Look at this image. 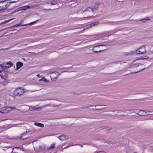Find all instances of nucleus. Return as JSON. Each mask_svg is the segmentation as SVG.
Masks as SVG:
<instances>
[{
	"instance_id": "nucleus-9",
	"label": "nucleus",
	"mask_w": 153,
	"mask_h": 153,
	"mask_svg": "<svg viewBox=\"0 0 153 153\" xmlns=\"http://www.w3.org/2000/svg\"><path fill=\"white\" fill-rule=\"evenodd\" d=\"M38 20H37L35 21L34 22H31L30 23H29V24H23V25L21 24V23L22 22V21L21 22H20V23L17 24L16 25H14L13 26V27H18V26H26L28 25H32V24H33L34 23L38 21Z\"/></svg>"
},
{
	"instance_id": "nucleus-39",
	"label": "nucleus",
	"mask_w": 153,
	"mask_h": 153,
	"mask_svg": "<svg viewBox=\"0 0 153 153\" xmlns=\"http://www.w3.org/2000/svg\"><path fill=\"white\" fill-rule=\"evenodd\" d=\"M88 107H88V106H86V107H85V108H88Z\"/></svg>"
},
{
	"instance_id": "nucleus-17",
	"label": "nucleus",
	"mask_w": 153,
	"mask_h": 153,
	"mask_svg": "<svg viewBox=\"0 0 153 153\" xmlns=\"http://www.w3.org/2000/svg\"><path fill=\"white\" fill-rule=\"evenodd\" d=\"M27 131H26L22 133L21 135L20 138L22 140H24L27 138V137H25L24 138H22L23 137V136H26V135L27 133Z\"/></svg>"
},
{
	"instance_id": "nucleus-21",
	"label": "nucleus",
	"mask_w": 153,
	"mask_h": 153,
	"mask_svg": "<svg viewBox=\"0 0 153 153\" xmlns=\"http://www.w3.org/2000/svg\"><path fill=\"white\" fill-rule=\"evenodd\" d=\"M55 145V143L52 144L51 146L48 148V149H52L54 148Z\"/></svg>"
},
{
	"instance_id": "nucleus-23",
	"label": "nucleus",
	"mask_w": 153,
	"mask_h": 153,
	"mask_svg": "<svg viewBox=\"0 0 153 153\" xmlns=\"http://www.w3.org/2000/svg\"><path fill=\"white\" fill-rule=\"evenodd\" d=\"M135 110L136 111V112H135L136 114H138L139 116H145V115H146V114H139V112H137V111L138 110V109H136V110Z\"/></svg>"
},
{
	"instance_id": "nucleus-7",
	"label": "nucleus",
	"mask_w": 153,
	"mask_h": 153,
	"mask_svg": "<svg viewBox=\"0 0 153 153\" xmlns=\"http://www.w3.org/2000/svg\"><path fill=\"white\" fill-rule=\"evenodd\" d=\"M24 90L22 88L17 89L14 91V94L17 96H21L25 93Z\"/></svg>"
},
{
	"instance_id": "nucleus-29",
	"label": "nucleus",
	"mask_w": 153,
	"mask_h": 153,
	"mask_svg": "<svg viewBox=\"0 0 153 153\" xmlns=\"http://www.w3.org/2000/svg\"><path fill=\"white\" fill-rule=\"evenodd\" d=\"M97 153H105V152L104 151H101L98 152H97Z\"/></svg>"
},
{
	"instance_id": "nucleus-35",
	"label": "nucleus",
	"mask_w": 153,
	"mask_h": 153,
	"mask_svg": "<svg viewBox=\"0 0 153 153\" xmlns=\"http://www.w3.org/2000/svg\"><path fill=\"white\" fill-rule=\"evenodd\" d=\"M37 76H38V77H39V74H37Z\"/></svg>"
},
{
	"instance_id": "nucleus-27",
	"label": "nucleus",
	"mask_w": 153,
	"mask_h": 153,
	"mask_svg": "<svg viewBox=\"0 0 153 153\" xmlns=\"http://www.w3.org/2000/svg\"><path fill=\"white\" fill-rule=\"evenodd\" d=\"M106 106V105H95V107H98V106L102 107V106Z\"/></svg>"
},
{
	"instance_id": "nucleus-25",
	"label": "nucleus",
	"mask_w": 153,
	"mask_h": 153,
	"mask_svg": "<svg viewBox=\"0 0 153 153\" xmlns=\"http://www.w3.org/2000/svg\"><path fill=\"white\" fill-rule=\"evenodd\" d=\"M105 108H104V107H98L97 108H96V110H102V109H104Z\"/></svg>"
},
{
	"instance_id": "nucleus-31",
	"label": "nucleus",
	"mask_w": 153,
	"mask_h": 153,
	"mask_svg": "<svg viewBox=\"0 0 153 153\" xmlns=\"http://www.w3.org/2000/svg\"><path fill=\"white\" fill-rule=\"evenodd\" d=\"M16 2V1H12V2H10V4H11V3H15V2Z\"/></svg>"
},
{
	"instance_id": "nucleus-13",
	"label": "nucleus",
	"mask_w": 153,
	"mask_h": 153,
	"mask_svg": "<svg viewBox=\"0 0 153 153\" xmlns=\"http://www.w3.org/2000/svg\"><path fill=\"white\" fill-rule=\"evenodd\" d=\"M4 64V67L6 68H9L11 66L13 65V63L10 61H9L8 62L6 63V65H5L6 64Z\"/></svg>"
},
{
	"instance_id": "nucleus-41",
	"label": "nucleus",
	"mask_w": 153,
	"mask_h": 153,
	"mask_svg": "<svg viewBox=\"0 0 153 153\" xmlns=\"http://www.w3.org/2000/svg\"><path fill=\"white\" fill-rule=\"evenodd\" d=\"M132 110H130V111H132Z\"/></svg>"
},
{
	"instance_id": "nucleus-2",
	"label": "nucleus",
	"mask_w": 153,
	"mask_h": 153,
	"mask_svg": "<svg viewBox=\"0 0 153 153\" xmlns=\"http://www.w3.org/2000/svg\"><path fill=\"white\" fill-rule=\"evenodd\" d=\"M94 12L93 10L89 7L83 12L82 14L85 17H91L93 16Z\"/></svg>"
},
{
	"instance_id": "nucleus-6",
	"label": "nucleus",
	"mask_w": 153,
	"mask_h": 153,
	"mask_svg": "<svg viewBox=\"0 0 153 153\" xmlns=\"http://www.w3.org/2000/svg\"><path fill=\"white\" fill-rule=\"evenodd\" d=\"M60 74V73L56 71L50 73V76L51 80L53 81H55Z\"/></svg>"
},
{
	"instance_id": "nucleus-34",
	"label": "nucleus",
	"mask_w": 153,
	"mask_h": 153,
	"mask_svg": "<svg viewBox=\"0 0 153 153\" xmlns=\"http://www.w3.org/2000/svg\"><path fill=\"white\" fill-rule=\"evenodd\" d=\"M16 149H21V148H19V147H16Z\"/></svg>"
},
{
	"instance_id": "nucleus-3",
	"label": "nucleus",
	"mask_w": 153,
	"mask_h": 153,
	"mask_svg": "<svg viewBox=\"0 0 153 153\" xmlns=\"http://www.w3.org/2000/svg\"><path fill=\"white\" fill-rule=\"evenodd\" d=\"M107 48V46L104 45H101L94 46L93 50L94 52L98 53L105 50Z\"/></svg>"
},
{
	"instance_id": "nucleus-14",
	"label": "nucleus",
	"mask_w": 153,
	"mask_h": 153,
	"mask_svg": "<svg viewBox=\"0 0 153 153\" xmlns=\"http://www.w3.org/2000/svg\"><path fill=\"white\" fill-rule=\"evenodd\" d=\"M23 64L21 62H18L16 63V69L17 70L23 66Z\"/></svg>"
},
{
	"instance_id": "nucleus-33",
	"label": "nucleus",
	"mask_w": 153,
	"mask_h": 153,
	"mask_svg": "<svg viewBox=\"0 0 153 153\" xmlns=\"http://www.w3.org/2000/svg\"><path fill=\"white\" fill-rule=\"evenodd\" d=\"M107 144L105 145L106 146H109V143L108 142L107 143Z\"/></svg>"
},
{
	"instance_id": "nucleus-12",
	"label": "nucleus",
	"mask_w": 153,
	"mask_h": 153,
	"mask_svg": "<svg viewBox=\"0 0 153 153\" xmlns=\"http://www.w3.org/2000/svg\"><path fill=\"white\" fill-rule=\"evenodd\" d=\"M100 4V3L98 2H96L95 3L94 6V7H91V8L92 9L93 11L97 10L98 7L99 5Z\"/></svg>"
},
{
	"instance_id": "nucleus-8",
	"label": "nucleus",
	"mask_w": 153,
	"mask_h": 153,
	"mask_svg": "<svg viewBox=\"0 0 153 153\" xmlns=\"http://www.w3.org/2000/svg\"><path fill=\"white\" fill-rule=\"evenodd\" d=\"M146 52L145 48L144 46L141 47L138 49L136 51V53L137 54H141L144 53Z\"/></svg>"
},
{
	"instance_id": "nucleus-15",
	"label": "nucleus",
	"mask_w": 153,
	"mask_h": 153,
	"mask_svg": "<svg viewBox=\"0 0 153 153\" xmlns=\"http://www.w3.org/2000/svg\"><path fill=\"white\" fill-rule=\"evenodd\" d=\"M99 23L98 22H93L91 24L89 25L88 26V27H93L95 26H97L98 25Z\"/></svg>"
},
{
	"instance_id": "nucleus-19",
	"label": "nucleus",
	"mask_w": 153,
	"mask_h": 153,
	"mask_svg": "<svg viewBox=\"0 0 153 153\" xmlns=\"http://www.w3.org/2000/svg\"><path fill=\"white\" fill-rule=\"evenodd\" d=\"M4 64L2 65L0 64V73H1L2 71L4 70Z\"/></svg>"
},
{
	"instance_id": "nucleus-18",
	"label": "nucleus",
	"mask_w": 153,
	"mask_h": 153,
	"mask_svg": "<svg viewBox=\"0 0 153 153\" xmlns=\"http://www.w3.org/2000/svg\"><path fill=\"white\" fill-rule=\"evenodd\" d=\"M34 124V125L42 128L44 126V125L43 124L39 123H35Z\"/></svg>"
},
{
	"instance_id": "nucleus-20",
	"label": "nucleus",
	"mask_w": 153,
	"mask_h": 153,
	"mask_svg": "<svg viewBox=\"0 0 153 153\" xmlns=\"http://www.w3.org/2000/svg\"><path fill=\"white\" fill-rule=\"evenodd\" d=\"M12 19H9L8 20H4L1 22H0V25H1L2 24H4L5 23H6L7 22H8L9 21H10V20H12Z\"/></svg>"
},
{
	"instance_id": "nucleus-4",
	"label": "nucleus",
	"mask_w": 153,
	"mask_h": 153,
	"mask_svg": "<svg viewBox=\"0 0 153 153\" xmlns=\"http://www.w3.org/2000/svg\"><path fill=\"white\" fill-rule=\"evenodd\" d=\"M16 110L15 107L6 106L0 109V112L2 113H7L12 110L14 111Z\"/></svg>"
},
{
	"instance_id": "nucleus-40",
	"label": "nucleus",
	"mask_w": 153,
	"mask_h": 153,
	"mask_svg": "<svg viewBox=\"0 0 153 153\" xmlns=\"http://www.w3.org/2000/svg\"><path fill=\"white\" fill-rule=\"evenodd\" d=\"M134 153H137V152H134Z\"/></svg>"
},
{
	"instance_id": "nucleus-22",
	"label": "nucleus",
	"mask_w": 153,
	"mask_h": 153,
	"mask_svg": "<svg viewBox=\"0 0 153 153\" xmlns=\"http://www.w3.org/2000/svg\"><path fill=\"white\" fill-rule=\"evenodd\" d=\"M150 20L149 18L146 17L144 19H141V20L143 22H144L146 20Z\"/></svg>"
},
{
	"instance_id": "nucleus-37",
	"label": "nucleus",
	"mask_w": 153,
	"mask_h": 153,
	"mask_svg": "<svg viewBox=\"0 0 153 153\" xmlns=\"http://www.w3.org/2000/svg\"><path fill=\"white\" fill-rule=\"evenodd\" d=\"M111 111L112 112H114V111Z\"/></svg>"
},
{
	"instance_id": "nucleus-10",
	"label": "nucleus",
	"mask_w": 153,
	"mask_h": 153,
	"mask_svg": "<svg viewBox=\"0 0 153 153\" xmlns=\"http://www.w3.org/2000/svg\"><path fill=\"white\" fill-rule=\"evenodd\" d=\"M58 138L60 140L63 141L67 140L69 139L68 137L67 136H65L62 134L58 137Z\"/></svg>"
},
{
	"instance_id": "nucleus-38",
	"label": "nucleus",
	"mask_w": 153,
	"mask_h": 153,
	"mask_svg": "<svg viewBox=\"0 0 153 153\" xmlns=\"http://www.w3.org/2000/svg\"><path fill=\"white\" fill-rule=\"evenodd\" d=\"M25 137H27L26 136H23V137L22 138H24Z\"/></svg>"
},
{
	"instance_id": "nucleus-36",
	"label": "nucleus",
	"mask_w": 153,
	"mask_h": 153,
	"mask_svg": "<svg viewBox=\"0 0 153 153\" xmlns=\"http://www.w3.org/2000/svg\"><path fill=\"white\" fill-rule=\"evenodd\" d=\"M93 106H94V105H91L90 106L91 107H92Z\"/></svg>"
},
{
	"instance_id": "nucleus-28",
	"label": "nucleus",
	"mask_w": 153,
	"mask_h": 153,
	"mask_svg": "<svg viewBox=\"0 0 153 153\" xmlns=\"http://www.w3.org/2000/svg\"><path fill=\"white\" fill-rule=\"evenodd\" d=\"M141 111H143L145 112L146 113H147V112H150V111H145V110H140L139 111V113H140Z\"/></svg>"
},
{
	"instance_id": "nucleus-42",
	"label": "nucleus",
	"mask_w": 153,
	"mask_h": 153,
	"mask_svg": "<svg viewBox=\"0 0 153 153\" xmlns=\"http://www.w3.org/2000/svg\"><path fill=\"white\" fill-rule=\"evenodd\" d=\"M146 119V120H148V119Z\"/></svg>"
},
{
	"instance_id": "nucleus-1",
	"label": "nucleus",
	"mask_w": 153,
	"mask_h": 153,
	"mask_svg": "<svg viewBox=\"0 0 153 153\" xmlns=\"http://www.w3.org/2000/svg\"><path fill=\"white\" fill-rule=\"evenodd\" d=\"M131 67L135 69V71L132 73H136L141 71L145 68L144 65L141 64H135L131 66Z\"/></svg>"
},
{
	"instance_id": "nucleus-30",
	"label": "nucleus",
	"mask_w": 153,
	"mask_h": 153,
	"mask_svg": "<svg viewBox=\"0 0 153 153\" xmlns=\"http://www.w3.org/2000/svg\"><path fill=\"white\" fill-rule=\"evenodd\" d=\"M60 106V105H54L53 106V107H58Z\"/></svg>"
},
{
	"instance_id": "nucleus-11",
	"label": "nucleus",
	"mask_w": 153,
	"mask_h": 153,
	"mask_svg": "<svg viewBox=\"0 0 153 153\" xmlns=\"http://www.w3.org/2000/svg\"><path fill=\"white\" fill-rule=\"evenodd\" d=\"M0 76H1V79H6L7 76L6 72L4 71V70L2 71V72L0 73Z\"/></svg>"
},
{
	"instance_id": "nucleus-32",
	"label": "nucleus",
	"mask_w": 153,
	"mask_h": 153,
	"mask_svg": "<svg viewBox=\"0 0 153 153\" xmlns=\"http://www.w3.org/2000/svg\"><path fill=\"white\" fill-rule=\"evenodd\" d=\"M148 56H145V58H143V59H148Z\"/></svg>"
},
{
	"instance_id": "nucleus-5",
	"label": "nucleus",
	"mask_w": 153,
	"mask_h": 153,
	"mask_svg": "<svg viewBox=\"0 0 153 153\" xmlns=\"http://www.w3.org/2000/svg\"><path fill=\"white\" fill-rule=\"evenodd\" d=\"M6 1H4L0 2V11L6 9L9 6Z\"/></svg>"
},
{
	"instance_id": "nucleus-16",
	"label": "nucleus",
	"mask_w": 153,
	"mask_h": 153,
	"mask_svg": "<svg viewBox=\"0 0 153 153\" xmlns=\"http://www.w3.org/2000/svg\"><path fill=\"white\" fill-rule=\"evenodd\" d=\"M30 8L29 5L23 6L20 7L19 9L20 10H25Z\"/></svg>"
},
{
	"instance_id": "nucleus-26",
	"label": "nucleus",
	"mask_w": 153,
	"mask_h": 153,
	"mask_svg": "<svg viewBox=\"0 0 153 153\" xmlns=\"http://www.w3.org/2000/svg\"><path fill=\"white\" fill-rule=\"evenodd\" d=\"M57 3V2L56 1H53L51 3V4L52 5H55Z\"/></svg>"
},
{
	"instance_id": "nucleus-24",
	"label": "nucleus",
	"mask_w": 153,
	"mask_h": 153,
	"mask_svg": "<svg viewBox=\"0 0 153 153\" xmlns=\"http://www.w3.org/2000/svg\"><path fill=\"white\" fill-rule=\"evenodd\" d=\"M134 52L133 51L132 52H130L128 53L126 55H132L134 54Z\"/></svg>"
}]
</instances>
